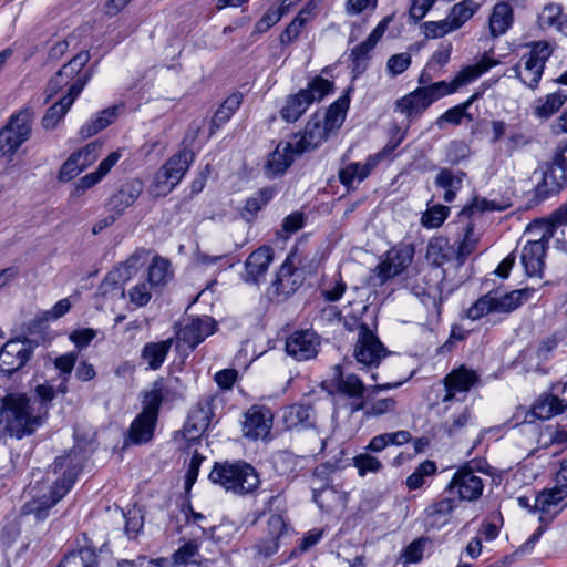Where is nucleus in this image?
Wrapping results in <instances>:
<instances>
[{"instance_id":"nucleus-5","label":"nucleus","mask_w":567,"mask_h":567,"mask_svg":"<svg viewBox=\"0 0 567 567\" xmlns=\"http://www.w3.org/2000/svg\"><path fill=\"white\" fill-rule=\"evenodd\" d=\"M551 53L553 48L547 41L534 42L530 45L529 52L523 54L519 61L511 69L513 76L517 78L527 87L536 89Z\"/></svg>"},{"instance_id":"nucleus-15","label":"nucleus","mask_w":567,"mask_h":567,"mask_svg":"<svg viewBox=\"0 0 567 567\" xmlns=\"http://www.w3.org/2000/svg\"><path fill=\"white\" fill-rule=\"evenodd\" d=\"M319 347L320 337L311 329L295 331L286 340L287 353L297 361L313 359Z\"/></svg>"},{"instance_id":"nucleus-14","label":"nucleus","mask_w":567,"mask_h":567,"mask_svg":"<svg viewBox=\"0 0 567 567\" xmlns=\"http://www.w3.org/2000/svg\"><path fill=\"white\" fill-rule=\"evenodd\" d=\"M90 53L87 51L79 52L71 61L64 64L48 83L47 101L58 94L63 86L75 82L79 76L84 75L86 72L81 73L83 66L89 62Z\"/></svg>"},{"instance_id":"nucleus-57","label":"nucleus","mask_w":567,"mask_h":567,"mask_svg":"<svg viewBox=\"0 0 567 567\" xmlns=\"http://www.w3.org/2000/svg\"><path fill=\"white\" fill-rule=\"evenodd\" d=\"M561 7L555 3L546 4L538 13L537 22L540 29L546 30L558 24Z\"/></svg>"},{"instance_id":"nucleus-22","label":"nucleus","mask_w":567,"mask_h":567,"mask_svg":"<svg viewBox=\"0 0 567 567\" xmlns=\"http://www.w3.org/2000/svg\"><path fill=\"white\" fill-rule=\"evenodd\" d=\"M567 185V173L554 161L542 173V179L535 187L539 200L557 195Z\"/></svg>"},{"instance_id":"nucleus-64","label":"nucleus","mask_w":567,"mask_h":567,"mask_svg":"<svg viewBox=\"0 0 567 567\" xmlns=\"http://www.w3.org/2000/svg\"><path fill=\"white\" fill-rule=\"evenodd\" d=\"M470 156V147L463 141H452L446 148V158L451 164H458Z\"/></svg>"},{"instance_id":"nucleus-20","label":"nucleus","mask_w":567,"mask_h":567,"mask_svg":"<svg viewBox=\"0 0 567 567\" xmlns=\"http://www.w3.org/2000/svg\"><path fill=\"white\" fill-rule=\"evenodd\" d=\"M330 132L320 122V113H315L306 124L302 133L293 135L297 153L312 151L328 140Z\"/></svg>"},{"instance_id":"nucleus-7","label":"nucleus","mask_w":567,"mask_h":567,"mask_svg":"<svg viewBox=\"0 0 567 567\" xmlns=\"http://www.w3.org/2000/svg\"><path fill=\"white\" fill-rule=\"evenodd\" d=\"M32 131V112L21 110L11 115L0 131V157L12 156L30 138Z\"/></svg>"},{"instance_id":"nucleus-16","label":"nucleus","mask_w":567,"mask_h":567,"mask_svg":"<svg viewBox=\"0 0 567 567\" xmlns=\"http://www.w3.org/2000/svg\"><path fill=\"white\" fill-rule=\"evenodd\" d=\"M414 248L412 245L402 244L393 247L386 252V258L378 266V277L382 281L401 274L412 262Z\"/></svg>"},{"instance_id":"nucleus-19","label":"nucleus","mask_w":567,"mask_h":567,"mask_svg":"<svg viewBox=\"0 0 567 567\" xmlns=\"http://www.w3.org/2000/svg\"><path fill=\"white\" fill-rule=\"evenodd\" d=\"M450 494L457 493L461 501H475L483 492V482L472 470L456 471L446 487Z\"/></svg>"},{"instance_id":"nucleus-28","label":"nucleus","mask_w":567,"mask_h":567,"mask_svg":"<svg viewBox=\"0 0 567 567\" xmlns=\"http://www.w3.org/2000/svg\"><path fill=\"white\" fill-rule=\"evenodd\" d=\"M271 427V415L268 410L252 406L246 413L243 424L244 435L251 440L267 436Z\"/></svg>"},{"instance_id":"nucleus-49","label":"nucleus","mask_w":567,"mask_h":567,"mask_svg":"<svg viewBox=\"0 0 567 567\" xmlns=\"http://www.w3.org/2000/svg\"><path fill=\"white\" fill-rule=\"evenodd\" d=\"M62 561L63 567H99L97 554L90 547L70 551Z\"/></svg>"},{"instance_id":"nucleus-4","label":"nucleus","mask_w":567,"mask_h":567,"mask_svg":"<svg viewBox=\"0 0 567 567\" xmlns=\"http://www.w3.org/2000/svg\"><path fill=\"white\" fill-rule=\"evenodd\" d=\"M333 83L321 76L312 79L306 89L299 90L296 94L286 97L280 109V116L288 123H295L308 107L316 101H321L332 91Z\"/></svg>"},{"instance_id":"nucleus-61","label":"nucleus","mask_w":567,"mask_h":567,"mask_svg":"<svg viewBox=\"0 0 567 567\" xmlns=\"http://www.w3.org/2000/svg\"><path fill=\"white\" fill-rule=\"evenodd\" d=\"M493 293H486L482 296L480 299L476 300L475 303H473L468 310H467V317L471 320H478L483 316L494 312L493 308Z\"/></svg>"},{"instance_id":"nucleus-45","label":"nucleus","mask_w":567,"mask_h":567,"mask_svg":"<svg viewBox=\"0 0 567 567\" xmlns=\"http://www.w3.org/2000/svg\"><path fill=\"white\" fill-rule=\"evenodd\" d=\"M558 399L551 396V394H546L539 398L536 403L533 405L529 414L526 415L525 422H532V419L536 417L540 420H548L554 415L563 413L561 408L558 406Z\"/></svg>"},{"instance_id":"nucleus-8","label":"nucleus","mask_w":567,"mask_h":567,"mask_svg":"<svg viewBox=\"0 0 567 567\" xmlns=\"http://www.w3.org/2000/svg\"><path fill=\"white\" fill-rule=\"evenodd\" d=\"M35 344L28 338L7 341L0 349V375L10 378L31 360Z\"/></svg>"},{"instance_id":"nucleus-24","label":"nucleus","mask_w":567,"mask_h":567,"mask_svg":"<svg viewBox=\"0 0 567 567\" xmlns=\"http://www.w3.org/2000/svg\"><path fill=\"white\" fill-rule=\"evenodd\" d=\"M274 251L269 246H261L252 251L245 261L243 279L248 284H259L272 262Z\"/></svg>"},{"instance_id":"nucleus-29","label":"nucleus","mask_w":567,"mask_h":567,"mask_svg":"<svg viewBox=\"0 0 567 567\" xmlns=\"http://www.w3.org/2000/svg\"><path fill=\"white\" fill-rule=\"evenodd\" d=\"M296 150L297 147L292 141L280 142L269 155L266 164L267 174L276 176L285 173L293 163L295 158L301 155V153H297Z\"/></svg>"},{"instance_id":"nucleus-37","label":"nucleus","mask_w":567,"mask_h":567,"mask_svg":"<svg viewBox=\"0 0 567 567\" xmlns=\"http://www.w3.org/2000/svg\"><path fill=\"white\" fill-rule=\"evenodd\" d=\"M313 409L310 405L292 404L284 414V421L288 429H305L313 424Z\"/></svg>"},{"instance_id":"nucleus-31","label":"nucleus","mask_w":567,"mask_h":567,"mask_svg":"<svg viewBox=\"0 0 567 567\" xmlns=\"http://www.w3.org/2000/svg\"><path fill=\"white\" fill-rule=\"evenodd\" d=\"M379 155H370L363 164L350 163L339 171V179L348 189L361 183L379 164Z\"/></svg>"},{"instance_id":"nucleus-43","label":"nucleus","mask_w":567,"mask_h":567,"mask_svg":"<svg viewBox=\"0 0 567 567\" xmlns=\"http://www.w3.org/2000/svg\"><path fill=\"white\" fill-rule=\"evenodd\" d=\"M464 173H454L449 168H442L435 177L437 187L445 189L444 200L451 203L454 200L456 192L462 187Z\"/></svg>"},{"instance_id":"nucleus-9","label":"nucleus","mask_w":567,"mask_h":567,"mask_svg":"<svg viewBox=\"0 0 567 567\" xmlns=\"http://www.w3.org/2000/svg\"><path fill=\"white\" fill-rule=\"evenodd\" d=\"M442 90L437 83L417 87L413 92L395 101V111L402 113L411 123L435 101L443 97Z\"/></svg>"},{"instance_id":"nucleus-53","label":"nucleus","mask_w":567,"mask_h":567,"mask_svg":"<svg viewBox=\"0 0 567 567\" xmlns=\"http://www.w3.org/2000/svg\"><path fill=\"white\" fill-rule=\"evenodd\" d=\"M432 544L431 538L421 536L410 543L402 553L405 564H417L423 559L424 551Z\"/></svg>"},{"instance_id":"nucleus-63","label":"nucleus","mask_w":567,"mask_h":567,"mask_svg":"<svg viewBox=\"0 0 567 567\" xmlns=\"http://www.w3.org/2000/svg\"><path fill=\"white\" fill-rule=\"evenodd\" d=\"M151 288L152 286L150 285L148 281L135 285L128 290L130 301L134 303L136 307L146 306L152 297Z\"/></svg>"},{"instance_id":"nucleus-44","label":"nucleus","mask_w":567,"mask_h":567,"mask_svg":"<svg viewBox=\"0 0 567 567\" xmlns=\"http://www.w3.org/2000/svg\"><path fill=\"white\" fill-rule=\"evenodd\" d=\"M567 101V93L558 91L535 101L534 114L539 118H548Z\"/></svg>"},{"instance_id":"nucleus-33","label":"nucleus","mask_w":567,"mask_h":567,"mask_svg":"<svg viewBox=\"0 0 567 567\" xmlns=\"http://www.w3.org/2000/svg\"><path fill=\"white\" fill-rule=\"evenodd\" d=\"M147 259V252L144 249L135 250L121 266L107 275L106 280L123 282L130 280Z\"/></svg>"},{"instance_id":"nucleus-25","label":"nucleus","mask_w":567,"mask_h":567,"mask_svg":"<svg viewBox=\"0 0 567 567\" xmlns=\"http://www.w3.org/2000/svg\"><path fill=\"white\" fill-rule=\"evenodd\" d=\"M480 381L478 374L474 370L460 367L452 370L444 379L446 394L442 401H452L457 393H465Z\"/></svg>"},{"instance_id":"nucleus-42","label":"nucleus","mask_w":567,"mask_h":567,"mask_svg":"<svg viewBox=\"0 0 567 567\" xmlns=\"http://www.w3.org/2000/svg\"><path fill=\"white\" fill-rule=\"evenodd\" d=\"M244 100V96L240 92H235L230 94L219 106V109L215 112L212 118V130L210 134L215 133V130L223 126L227 123L233 114L239 109Z\"/></svg>"},{"instance_id":"nucleus-21","label":"nucleus","mask_w":567,"mask_h":567,"mask_svg":"<svg viewBox=\"0 0 567 567\" xmlns=\"http://www.w3.org/2000/svg\"><path fill=\"white\" fill-rule=\"evenodd\" d=\"M497 61L487 56H483L477 63L464 66L451 82L439 81L436 82L444 96L454 93L460 87L467 85L475 81L482 74L487 72L492 66L496 65Z\"/></svg>"},{"instance_id":"nucleus-40","label":"nucleus","mask_w":567,"mask_h":567,"mask_svg":"<svg viewBox=\"0 0 567 567\" xmlns=\"http://www.w3.org/2000/svg\"><path fill=\"white\" fill-rule=\"evenodd\" d=\"M481 96V93H474L468 100L465 102L449 109L444 112L435 122L439 128H444L445 124L458 125L461 124L463 118H467L468 121H473L472 115L467 112L470 106Z\"/></svg>"},{"instance_id":"nucleus-62","label":"nucleus","mask_w":567,"mask_h":567,"mask_svg":"<svg viewBox=\"0 0 567 567\" xmlns=\"http://www.w3.org/2000/svg\"><path fill=\"white\" fill-rule=\"evenodd\" d=\"M396 408V401L393 398L371 400L369 409L365 411L367 417H380L386 413L393 412Z\"/></svg>"},{"instance_id":"nucleus-58","label":"nucleus","mask_w":567,"mask_h":567,"mask_svg":"<svg viewBox=\"0 0 567 567\" xmlns=\"http://www.w3.org/2000/svg\"><path fill=\"white\" fill-rule=\"evenodd\" d=\"M198 546L195 542L189 540L181 546L174 554V561L176 565H195L197 564Z\"/></svg>"},{"instance_id":"nucleus-48","label":"nucleus","mask_w":567,"mask_h":567,"mask_svg":"<svg viewBox=\"0 0 567 567\" xmlns=\"http://www.w3.org/2000/svg\"><path fill=\"white\" fill-rule=\"evenodd\" d=\"M478 8L480 4L473 0H463L455 3L447 16L454 30L462 28L476 13Z\"/></svg>"},{"instance_id":"nucleus-18","label":"nucleus","mask_w":567,"mask_h":567,"mask_svg":"<svg viewBox=\"0 0 567 567\" xmlns=\"http://www.w3.org/2000/svg\"><path fill=\"white\" fill-rule=\"evenodd\" d=\"M295 254L290 252L271 284V293L287 298L302 284L301 274L295 265Z\"/></svg>"},{"instance_id":"nucleus-39","label":"nucleus","mask_w":567,"mask_h":567,"mask_svg":"<svg viewBox=\"0 0 567 567\" xmlns=\"http://www.w3.org/2000/svg\"><path fill=\"white\" fill-rule=\"evenodd\" d=\"M349 104V97L342 96L332 103L323 114H320V122L330 133L342 125Z\"/></svg>"},{"instance_id":"nucleus-32","label":"nucleus","mask_w":567,"mask_h":567,"mask_svg":"<svg viewBox=\"0 0 567 567\" xmlns=\"http://www.w3.org/2000/svg\"><path fill=\"white\" fill-rule=\"evenodd\" d=\"M532 292L530 289L513 290L507 293H501L498 290L489 291L493 293L494 312L506 313L517 309L530 297Z\"/></svg>"},{"instance_id":"nucleus-51","label":"nucleus","mask_w":567,"mask_h":567,"mask_svg":"<svg viewBox=\"0 0 567 567\" xmlns=\"http://www.w3.org/2000/svg\"><path fill=\"white\" fill-rule=\"evenodd\" d=\"M92 163V158H87L86 161L80 159V154H71V156L64 162L60 172H59V181L69 182L78 176L82 171H84Z\"/></svg>"},{"instance_id":"nucleus-36","label":"nucleus","mask_w":567,"mask_h":567,"mask_svg":"<svg viewBox=\"0 0 567 567\" xmlns=\"http://www.w3.org/2000/svg\"><path fill=\"white\" fill-rule=\"evenodd\" d=\"M173 339H166L159 342H148L142 349V358L147 362L151 370H157L164 363L171 348Z\"/></svg>"},{"instance_id":"nucleus-2","label":"nucleus","mask_w":567,"mask_h":567,"mask_svg":"<svg viewBox=\"0 0 567 567\" xmlns=\"http://www.w3.org/2000/svg\"><path fill=\"white\" fill-rule=\"evenodd\" d=\"M80 471L75 453L58 456L47 471V482L51 483L50 491L25 503L23 512L34 515L37 520H44L49 511L72 488Z\"/></svg>"},{"instance_id":"nucleus-23","label":"nucleus","mask_w":567,"mask_h":567,"mask_svg":"<svg viewBox=\"0 0 567 567\" xmlns=\"http://www.w3.org/2000/svg\"><path fill=\"white\" fill-rule=\"evenodd\" d=\"M213 415L208 401L197 403L188 413L183 434L189 443L197 442L202 434L208 429Z\"/></svg>"},{"instance_id":"nucleus-1","label":"nucleus","mask_w":567,"mask_h":567,"mask_svg":"<svg viewBox=\"0 0 567 567\" xmlns=\"http://www.w3.org/2000/svg\"><path fill=\"white\" fill-rule=\"evenodd\" d=\"M53 389L39 384L32 395L12 392L1 399L0 434L21 439L32 434L44 422L53 401Z\"/></svg>"},{"instance_id":"nucleus-34","label":"nucleus","mask_w":567,"mask_h":567,"mask_svg":"<svg viewBox=\"0 0 567 567\" xmlns=\"http://www.w3.org/2000/svg\"><path fill=\"white\" fill-rule=\"evenodd\" d=\"M156 420L140 413L132 422L127 440L136 445L150 442L154 435Z\"/></svg>"},{"instance_id":"nucleus-30","label":"nucleus","mask_w":567,"mask_h":567,"mask_svg":"<svg viewBox=\"0 0 567 567\" xmlns=\"http://www.w3.org/2000/svg\"><path fill=\"white\" fill-rule=\"evenodd\" d=\"M514 23V9L507 1L499 0L488 17V30L492 38L505 34Z\"/></svg>"},{"instance_id":"nucleus-27","label":"nucleus","mask_w":567,"mask_h":567,"mask_svg":"<svg viewBox=\"0 0 567 567\" xmlns=\"http://www.w3.org/2000/svg\"><path fill=\"white\" fill-rule=\"evenodd\" d=\"M143 192V183L140 179H131L121 185L118 190L109 199L110 210L116 216H122L126 208L132 206Z\"/></svg>"},{"instance_id":"nucleus-60","label":"nucleus","mask_w":567,"mask_h":567,"mask_svg":"<svg viewBox=\"0 0 567 567\" xmlns=\"http://www.w3.org/2000/svg\"><path fill=\"white\" fill-rule=\"evenodd\" d=\"M424 35L431 39L442 38L445 34L455 31L446 17L440 21H427L422 24Z\"/></svg>"},{"instance_id":"nucleus-54","label":"nucleus","mask_w":567,"mask_h":567,"mask_svg":"<svg viewBox=\"0 0 567 567\" xmlns=\"http://www.w3.org/2000/svg\"><path fill=\"white\" fill-rule=\"evenodd\" d=\"M436 465L433 461L422 462L415 471L406 478V486L410 489H417L423 486L425 477L435 473Z\"/></svg>"},{"instance_id":"nucleus-12","label":"nucleus","mask_w":567,"mask_h":567,"mask_svg":"<svg viewBox=\"0 0 567 567\" xmlns=\"http://www.w3.org/2000/svg\"><path fill=\"white\" fill-rule=\"evenodd\" d=\"M546 223L547 220H539L535 223L534 227L543 228V234L540 239L529 240L522 250L520 260L525 268V272L527 276L540 277L544 269V258L546 255L547 243L553 236L546 235Z\"/></svg>"},{"instance_id":"nucleus-35","label":"nucleus","mask_w":567,"mask_h":567,"mask_svg":"<svg viewBox=\"0 0 567 567\" xmlns=\"http://www.w3.org/2000/svg\"><path fill=\"white\" fill-rule=\"evenodd\" d=\"M118 106H110L87 121L80 130L82 138H89L112 124L118 115Z\"/></svg>"},{"instance_id":"nucleus-11","label":"nucleus","mask_w":567,"mask_h":567,"mask_svg":"<svg viewBox=\"0 0 567 567\" xmlns=\"http://www.w3.org/2000/svg\"><path fill=\"white\" fill-rule=\"evenodd\" d=\"M353 355L358 363L367 368L378 367L381 360L388 355L386 348L364 322L359 324Z\"/></svg>"},{"instance_id":"nucleus-38","label":"nucleus","mask_w":567,"mask_h":567,"mask_svg":"<svg viewBox=\"0 0 567 567\" xmlns=\"http://www.w3.org/2000/svg\"><path fill=\"white\" fill-rule=\"evenodd\" d=\"M455 250L444 237L432 238L426 247L425 257L434 266H442L452 259Z\"/></svg>"},{"instance_id":"nucleus-47","label":"nucleus","mask_w":567,"mask_h":567,"mask_svg":"<svg viewBox=\"0 0 567 567\" xmlns=\"http://www.w3.org/2000/svg\"><path fill=\"white\" fill-rule=\"evenodd\" d=\"M173 277L171 264L167 259L155 257L148 267L147 281L152 287L166 285Z\"/></svg>"},{"instance_id":"nucleus-56","label":"nucleus","mask_w":567,"mask_h":567,"mask_svg":"<svg viewBox=\"0 0 567 567\" xmlns=\"http://www.w3.org/2000/svg\"><path fill=\"white\" fill-rule=\"evenodd\" d=\"M449 210L446 206L434 205L422 215L421 223L426 228H437L446 219Z\"/></svg>"},{"instance_id":"nucleus-6","label":"nucleus","mask_w":567,"mask_h":567,"mask_svg":"<svg viewBox=\"0 0 567 567\" xmlns=\"http://www.w3.org/2000/svg\"><path fill=\"white\" fill-rule=\"evenodd\" d=\"M194 161V152L186 147L171 156L155 175L154 189L156 195L165 196L171 193L182 181Z\"/></svg>"},{"instance_id":"nucleus-59","label":"nucleus","mask_w":567,"mask_h":567,"mask_svg":"<svg viewBox=\"0 0 567 567\" xmlns=\"http://www.w3.org/2000/svg\"><path fill=\"white\" fill-rule=\"evenodd\" d=\"M353 464L358 468L360 476H364L368 473H378L382 468V463L379 458L369 453L357 455L353 458Z\"/></svg>"},{"instance_id":"nucleus-46","label":"nucleus","mask_w":567,"mask_h":567,"mask_svg":"<svg viewBox=\"0 0 567 567\" xmlns=\"http://www.w3.org/2000/svg\"><path fill=\"white\" fill-rule=\"evenodd\" d=\"M76 360H78V352H68V353H64L62 355H59L54 359L53 361V364L55 367L56 370L60 371V375H61V383L58 385V389H56V392H60L62 394L66 393L68 391V381L71 377V373L75 367V363H76ZM45 385H48V383H44ZM50 386V384H49ZM52 389H54L52 385H51ZM53 392L55 393V390H53ZM55 398V395L53 396V399Z\"/></svg>"},{"instance_id":"nucleus-26","label":"nucleus","mask_w":567,"mask_h":567,"mask_svg":"<svg viewBox=\"0 0 567 567\" xmlns=\"http://www.w3.org/2000/svg\"><path fill=\"white\" fill-rule=\"evenodd\" d=\"M567 497V489H544L534 498V508L539 513V520L548 524L560 512L559 504Z\"/></svg>"},{"instance_id":"nucleus-17","label":"nucleus","mask_w":567,"mask_h":567,"mask_svg":"<svg viewBox=\"0 0 567 567\" xmlns=\"http://www.w3.org/2000/svg\"><path fill=\"white\" fill-rule=\"evenodd\" d=\"M217 329L216 321L208 316L192 318L177 331L178 341L184 342L192 350L212 336Z\"/></svg>"},{"instance_id":"nucleus-41","label":"nucleus","mask_w":567,"mask_h":567,"mask_svg":"<svg viewBox=\"0 0 567 567\" xmlns=\"http://www.w3.org/2000/svg\"><path fill=\"white\" fill-rule=\"evenodd\" d=\"M455 508V501L452 497H443L425 509V522L431 528L439 524H444L447 517Z\"/></svg>"},{"instance_id":"nucleus-10","label":"nucleus","mask_w":567,"mask_h":567,"mask_svg":"<svg viewBox=\"0 0 567 567\" xmlns=\"http://www.w3.org/2000/svg\"><path fill=\"white\" fill-rule=\"evenodd\" d=\"M332 386L334 388V392L337 394L343 395L348 399H362L365 391H370L371 395L377 394L381 390H390L392 388H398L402 383H384L377 384L371 388H367L363 381L354 373H346L343 368L339 364L332 368V378L330 380Z\"/></svg>"},{"instance_id":"nucleus-55","label":"nucleus","mask_w":567,"mask_h":567,"mask_svg":"<svg viewBox=\"0 0 567 567\" xmlns=\"http://www.w3.org/2000/svg\"><path fill=\"white\" fill-rule=\"evenodd\" d=\"M374 47H372L367 40L355 45L350 53V58L353 64V71L355 73H362L368 64V60L370 58V52Z\"/></svg>"},{"instance_id":"nucleus-52","label":"nucleus","mask_w":567,"mask_h":567,"mask_svg":"<svg viewBox=\"0 0 567 567\" xmlns=\"http://www.w3.org/2000/svg\"><path fill=\"white\" fill-rule=\"evenodd\" d=\"M162 383L156 381L153 389L145 393L143 400V411L141 413L157 421L158 410L163 402Z\"/></svg>"},{"instance_id":"nucleus-3","label":"nucleus","mask_w":567,"mask_h":567,"mask_svg":"<svg viewBox=\"0 0 567 567\" xmlns=\"http://www.w3.org/2000/svg\"><path fill=\"white\" fill-rule=\"evenodd\" d=\"M209 478L227 492L238 495L251 493L260 483L256 470L246 462L216 463Z\"/></svg>"},{"instance_id":"nucleus-13","label":"nucleus","mask_w":567,"mask_h":567,"mask_svg":"<svg viewBox=\"0 0 567 567\" xmlns=\"http://www.w3.org/2000/svg\"><path fill=\"white\" fill-rule=\"evenodd\" d=\"M92 73L86 71V73L82 76H79L75 82L69 87L68 94L60 99L56 103H54L47 111L45 115L42 118V126L45 130H51L56 126V124L64 117L75 99L80 95L89 80L91 79Z\"/></svg>"},{"instance_id":"nucleus-50","label":"nucleus","mask_w":567,"mask_h":567,"mask_svg":"<svg viewBox=\"0 0 567 567\" xmlns=\"http://www.w3.org/2000/svg\"><path fill=\"white\" fill-rule=\"evenodd\" d=\"M274 197L272 188H261L258 190L252 197L246 200L245 207L241 212L243 218L246 220H251L255 218L257 213L266 206L269 200Z\"/></svg>"}]
</instances>
